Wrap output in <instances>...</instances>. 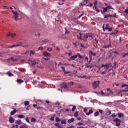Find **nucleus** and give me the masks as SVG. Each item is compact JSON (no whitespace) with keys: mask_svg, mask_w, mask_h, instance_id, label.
Masks as SVG:
<instances>
[{"mask_svg":"<svg viewBox=\"0 0 128 128\" xmlns=\"http://www.w3.org/2000/svg\"><path fill=\"white\" fill-rule=\"evenodd\" d=\"M110 66L111 68H116V62H114V66H112V64L111 63L106 64H102L101 68H103L102 69L103 72H101L102 74H106Z\"/></svg>","mask_w":128,"mask_h":128,"instance_id":"f257e3e1","label":"nucleus"},{"mask_svg":"<svg viewBox=\"0 0 128 128\" xmlns=\"http://www.w3.org/2000/svg\"><path fill=\"white\" fill-rule=\"evenodd\" d=\"M92 87L94 90L100 86V81H95L92 83Z\"/></svg>","mask_w":128,"mask_h":128,"instance_id":"f03ea898","label":"nucleus"},{"mask_svg":"<svg viewBox=\"0 0 128 128\" xmlns=\"http://www.w3.org/2000/svg\"><path fill=\"white\" fill-rule=\"evenodd\" d=\"M12 14H14V20H18V16H20V14H18V12H16L14 11V10H12Z\"/></svg>","mask_w":128,"mask_h":128,"instance_id":"7ed1b4c3","label":"nucleus"},{"mask_svg":"<svg viewBox=\"0 0 128 128\" xmlns=\"http://www.w3.org/2000/svg\"><path fill=\"white\" fill-rule=\"evenodd\" d=\"M89 54H90V58L89 62H92V56H96V53L93 52L92 51L90 50L89 51Z\"/></svg>","mask_w":128,"mask_h":128,"instance_id":"20e7f679","label":"nucleus"},{"mask_svg":"<svg viewBox=\"0 0 128 128\" xmlns=\"http://www.w3.org/2000/svg\"><path fill=\"white\" fill-rule=\"evenodd\" d=\"M36 66L37 68H40L41 70H42L44 68V66H42V64H40V62L39 61H38V62H37Z\"/></svg>","mask_w":128,"mask_h":128,"instance_id":"39448f33","label":"nucleus"},{"mask_svg":"<svg viewBox=\"0 0 128 128\" xmlns=\"http://www.w3.org/2000/svg\"><path fill=\"white\" fill-rule=\"evenodd\" d=\"M44 56H46V58H50V53L45 51L43 52L42 54Z\"/></svg>","mask_w":128,"mask_h":128,"instance_id":"423d86ee","label":"nucleus"},{"mask_svg":"<svg viewBox=\"0 0 128 128\" xmlns=\"http://www.w3.org/2000/svg\"><path fill=\"white\" fill-rule=\"evenodd\" d=\"M61 88H68V84L66 82H62L60 85Z\"/></svg>","mask_w":128,"mask_h":128,"instance_id":"0eeeda50","label":"nucleus"},{"mask_svg":"<svg viewBox=\"0 0 128 128\" xmlns=\"http://www.w3.org/2000/svg\"><path fill=\"white\" fill-rule=\"evenodd\" d=\"M90 62H88V64H86L85 66L87 68H94V65L92 64H90Z\"/></svg>","mask_w":128,"mask_h":128,"instance_id":"6e6552de","label":"nucleus"},{"mask_svg":"<svg viewBox=\"0 0 128 128\" xmlns=\"http://www.w3.org/2000/svg\"><path fill=\"white\" fill-rule=\"evenodd\" d=\"M78 38H79L80 40H82V36H84V34H82L80 32H78L76 34Z\"/></svg>","mask_w":128,"mask_h":128,"instance_id":"1a4fd4ad","label":"nucleus"},{"mask_svg":"<svg viewBox=\"0 0 128 128\" xmlns=\"http://www.w3.org/2000/svg\"><path fill=\"white\" fill-rule=\"evenodd\" d=\"M18 58H14L13 57L10 58L7 60L8 62H16L18 60Z\"/></svg>","mask_w":128,"mask_h":128,"instance_id":"9d476101","label":"nucleus"},{"mask_svg":"<svg viewBox=\"0 0 128 128\" xmlns=\"http://www.w3.org/2000/svg\"><path fill=\"white\" fill-rule=\"evenodd\" d=\"M38 62V60H31V64H32V66H36L37 62Z\"/></svg>","mask_w":128,"mask_h":128,"instance_id":"9b49d317","label":"nucleus"},{"mask_svg":"<svg viewBox=\"0 0 128 128\" xmlns=\"http://www.w3.org/2000/svg\"><path fill=\"white\" fill-rule=\"evenodd\" d=\"M78 58V56H72L70 59H69V60L70 61V60H76V58Z\"/></svg>","mask_w":128,"mask_h":128,"instance_id":"f8f14e48","label":"nucleus"},{"mask_svg":"<svg viewBox=\"0 0 128 128\" xmlns=\"http://www.w3.org/2000/svg\"><path fill=\"white\" fill-rule=\"evenodd\" d=\"M20 44H14L12 46H8V48H16V46H20Z\"/></svg>","mask_w":128,"mask_h":128,"instance_id":"ddd939ff","label":"nucleus"},{"mask_svg":"<svg viewBox=\"0 0 128 128\" xmlns=\"http://www.w3.org/2000/svg\"><path fill=\"white\" fill-rule=\"evenodd\" d=\"M9 122H10V124H13V122H14V118L12 116H10L9 118Z\"/></svg>","mask_w":128,"mask_h":128,"instance_id":"4468645a","label":"nucleus"},{"mask_svg":"<svg viewBox=\"0 0 128 128\" xmlns=\"http://www.w3.org/2000/svg\"><path fill=\"white\" fill-rule=\"evenodd\" d=\"M83 36H84V38H82V40H84L86 42V38H88V34H83Z\"/></svg>","mask_w":128,"mask_h":128,"instance_id":"2eb2a0df","label":"nucleus"},{"mask_svg":"<svg viewBox=\"0 0 128 128\" xmlns=\"http://www.w3.org/2000/svg\"><path fill=\"white\" fill-rule=\"evenodd\" d=\"M113 122H122V120L120 119H119L118 118H116L113 120Z\"/></svg>","mask_w":128,"mask_h":128,"instance_id":"dca6fc26","label":"nucleus"},{"mask_svg":"<svg viewBox=\"0 0 128 128\" xmlns=\"http://www.w3.org/2000/svg\"><path fill=\"white\" fill-rule=\"evenodd\" d=\"M74 122V118H70L68 120V124H72V122Z\"/></svg>","mask_w":128,"mask_h":128,"instance_id":"f3484780","label":"nucleus"},{"mask_svg":"<svg viewBox=\"0 0 128 128\" xmlns=\"http://www.w3.org/2000/svg\"><path fill=\"white\" fill-rule=\"evenodd\" d=\"M34 54H36V51L32 50H30V56H34Z\"/></svg>","mask_w":128,"mask_h":128,"instance_id":"a211bd4d","label":"nucleus"},{"mask_svg":"<svg viewBox=\"0 0 128 128\" xmlns=\"http://www.w3.org/2000/svg\"><path fill=\"white\" fill-rule=\"evenodd\" d=\"M54 126H58V128H64V127L62 125L58 123H56L54 124Z\"/></svg>","mask_w":128,"mask_h":128,"instance_id":"6ab92c4d","label":"nucleus"},{"mask_svg":"<svg viewBox=\"0 0 128 128\" xmlns=\"http://www.w3.org/2000/svg\"><path fill=\"white\" fill-rule=\"evenodd\" d=\"M107 92H110V93L108 94V96H110V94H112L113 92L112 91L110 88H106Z\"/></svg>","mask_w":128,"mask_h":128,"instance_id":"aec40b11","label":"nucleus"},{"mask_svg":"<svg viewBox=\"0 0 128 128\" xmlns=\"http://www.w3.org/2000/svg\"><path fill=\"white\" fill-rule=\"evenodd\" d=\"M92 112H94V110H90L88 112H86V116H90L91 114H92Z\"/></svg>","mask_w":128,"mask_h":128,"instance_id":"412c9836","label":"nucleus"},{"mask_svg":"<svg viewBox=\"0 0 128 128\" xmlns=\"http://www.w3.org/2000/svg\"><path fill=\"white\" fill-rule=\"evenodd\" d=\"M6 74H7V76H14V74H12V73L10 72H6Z\"/></svg>","mask_w":128,"mask_h":128,"instance_id":"4be33fe9","label":"nucleus"},{"mask_svg":"<svg viewBox=\"0 0 128 128\" xmlns=\"http://www.w3.org/2000/svg\"><path fill=\"white\" fill-rule=\"evenodd\" d=\"M118 117L119 118H124V114L122 113H121V112H118Z\"/></svg>","mask_w":128,"mask_h":128,"instance_id":"5701e85b","label":"nucleus"},{"mask_svg":"<svg viewBox=\"0 0 128 128\" xmlns=\"http://www.w3.org/2000/svg\"><path fill=\"white\" fill-rule=\"evenodd\" d=\"M16 110L14 109L13 110H12L10 112V115L11 116H14V114H16Z\"/></svg>","mask_w":128,"mask_h":128,"instance_id":"b1692460","label":"nucleus"},{"mask_svg":"<svg viewBox=\"0 0 128 128\" xmlns=\"http://www.w3.org/2000/svg\"><path fill=\"white\" fill-rule=\"evenodd\" d=\"M16 124H22V120H18L16 121Z\"/></svg>","mask_w":128,"mask_h":128,"instance_id":"393cba45","label":"nucleus"},{"mask_svg":"<svg viewBox=\"0 0 128 128\" xmlns=\"http://www.w3.org/2000/svg\"><path fill=\"white\" fill-rule=\"evenodd\" d=\"M61 124H66V119L62 120L61 121Z\"/></svg>","mask_w":128,"mask_h":128,"instance_id":"a878e982","label":"nucleus"},{"mask_svg":"<svg viewBox=\"0 0 128 128\" xmlns=\"http://www.w3.org/2000/svg\"><path fill=\"white\" fill-rule=\"evenodd\" d=\"M17 82H18V84H22V82H24V80L22 79H18Z\"/></svg>","mask_w":128,"mask_h":128,"instance_id":"bb28decb","label":"nucleus"},{"mask_svg":"<svg viewBox=\"0 0 128 128\" xmlns=\"http://www.w3.org/2000/svg\"><path fill=\"white\" fill-rule=\"evenodd\" d=\"M18 118H24V116L22 114H19L18 115Z\"/></svg>","mask_w":128,"mask_h":128,"instance_id":"cd10ccee","label":"nucleus"},{"mask_svg":"<svg viewBox=\"0 0 128 128\" xmlns=\"http://www.w3.org/2000/svg\"><path fill=\"white\" fill-rule=\"evenodd\" d=\"M36 120L34 118H31V122H36Z\"/></svg>","mask_w":128,"mask_h":128,"instance_id":"c85d7f7f","label":"nucleus"},{"mask_svg":"<svg viewBox=\"0 0 128 128\" xmlns=\"http://www.w3.org/2000/svg\"><path fill=\"white\" fill-rule=\"evenodd\" d=\"M56 50L57 52H60V47H58V46H56Z\"/></svg>","mask_w":128,"mask_h":128,"instance_id":"c756f323","label":"nucleus"},{"mask_svg":"<svg viewBox=\"0 0 128 128\" xmlns=\"http://www.w3.org/2000/svg\"><path fill=\"white\" fill-rule=\"evenodd\" d=\"M103 10H104L102 11V12H108V8H103Z\"/></svg>","mask_w":128,"mask_h":128,"instance_id":"7c9ffc66","label":"nucleus"},{"mask_svg":"<svg viewBox=\"0 0 128 128\" xmlns=\"http://www.w3.org/2000/svg\"><path fill=\"white\" fill-rule=\"evenodd\" d=\"M65 29V34H70V31L68 30L66 28H64Z\"/></svg>","mask_w":128,"mask_h":128,"instance_id":"2f4dec72","label":"nucleus"},{"mask_svg":"<svg viewBox=\"0 0 128 128\" xmlns=\"http://www.w3.org/2000/svg\"><path fill=\"white\" fill-rule=\"evenodd\" d=\"M24 106H28L30 104V102L28 101H25L24 102Z\"/></svg>","mask_w":128,"mask_h":128,"instance_id":"473e14b6","label":"nucleus"},{"mask_svg":"<svg viewBox=\"0 0 128 128\" xmlns=\"http://www.w3.org/2000/svg\"><path fill=\"white\" fill-rule=\"evenodd\" d=\"M104 18H110V14L104 15Z\"/></svg>","mask_w":128,"mask_h":128,"instance_id":"72a5a7b5","label":"nucleus"},{"mask_svg":"<svg viewBox=\"0 0 128 128\" xmlns=\"http://www.w3.org/2000/svg\"><path fill=\"white\" fill-rule=\"evenodd\" d=\"M16 36V34L11 33V36H11V38H14Z\"/></svg>","mask_w":128,"mask_h":128,"instance_id":"f704fd0d","label":"nucleus"},{"mask_svg":"<svg viewBox=\"0 0 128 128\" xmlns=\"http://www.w3.org/2000/svg\"><path fill=\"white\" fill-rule=\"evenodd\" d=\"M76 56H78V58H84V56H82V55H80V54H78Z\"/></svg>","mask_w":128,"mask_h":128,"instance_id":"c9c22d12","label":"nucleus"},{"mask_svg":"<svg viewBox=\"0 0 128 128\" xmlns=\"http://www.w3.org/2000/svg\"><path fill=\"white\" fill-rule=\"evenodd\" d=\"M48 42V40H42V44H46V42Z\"/></svg>","mask_w":128,"mask_h":128,"instance_id":"e433bc0d","label":"nucleus"},{"mask_svg":"<svg viewBox=\"0 0 128 128\" xmlns=\"http://www.w3.org/2000/svg\"><path fill=\"white\" fill-rule=\"evenodd\" d=\"M54 116H56V115H54V116H52L50 118V120H52V122H54Z\"/></svg>","mask_w":128,"mask_h":128,"instance_id":"4c0bfd02","label":"nucleus"},{"mask_svg":"<svg viewBox=\"0 0 128 128\" xmlns=\"http://www.w3.org/2000/svg\"><path fill=\"white\" fill-rule=\"evenodd\" d=\"M110 26L109 24H106V26L105 27V30H108V28H110V26Z\"/></svg>","mask_w":128,"mask_h":128,"instance_id":"58836bf2","label":"nucleus"},{"mask_svg":"<svg viewBox=\"0 0 128 128\" xmlns=\"http://www.w3.org/2000/svg\"><path fill=\"white\" fill-rule=\"evenodd\" d=\"M122 88L126 86V88H128V85L126 84H122Z\"/></svg>","mask_w":128,"mask_h":128,"instance_id":"ea45409f","label":"nucleus"},{"mask_svg":"<svg viewBox=\"0 0 128 128\" xmlns=\"http://www.w3.org/2000/svg\"><path fill=\"white\" fill-rule=\"evenodd\" d=\"M56 122H60V118H58V117H56Z\"/></svg>","mask_w":128,"mask_h":128,"instance_id":"a19ab883","label":"nucleus"},{"mask_svg":"<svg viewBox=\"0 0 128 128\" xmlns=\"http://www.w3.org/2000/svg\"><path fill=\"white\" fill-rule=\"evenodd\" d=\"M116 14L114 13V14L112 15H110V18H116Z\"/></svg>","mask_w":128,"mask_h":128,"instance_id":"79ce46f5","label":"nucleus"},{"mask_svg":"<svg viewBox=\"0 0 128 128\" xmlns=\"http://www.w3.org/2000/svg\"><path fill=\"white\" fill-rule=\"evenodd\" d=\"M78 116V112H76L74 114V116H75V118H76Z\"/></svg>","mask_w":128,"mask_h":128,"instance_id":"37998d69","label":"nucleus"},{"mask_svg":"<svg viewBox=\"0 0 128 128\" xmlns=\"http://www.w3.org/2000/svg\"><path fill=\"white\" fill-rule=\"evenodd\" d=\"M44 48L42 47V46H40V47L38 48V50H44Z\"/></svg>","mask_w":128,"mask_h":128,"instance_id":"c03bdc74","label":"nucleus"},{"mask_svg":"<svg viewBox=\"0 0 128 128\" xmlns=\"http://www.w3.org/2000/svg\"><path fill=\"white\" fill-rule=\"evenodd\" d=\"M47 50H48V52H52V48H48Z\"/></svg>","mask_w":128,"mask_h":128,"instance_id":"a18cd8bd","label":"nucleus"},{"mask_svg":"<svg viewBox=\"0 0 128 128\" xmlns=\"http://www.w3.org/2000/svg\"><path fill=\"white\" fill-rule=\"evenodd\" d=\"M94 116H98V112H96L94 114Z\"/></svg>","mask_w":128,"mask_h":128,"instance_id":"49530a36","label":"nucleus"},{"mask_svg":"<svg viewBox=\"0 0 128 128\" xmlns=\"http://www.w3.org/2000/svg\"><path fill=\"white\" fill-rule=\"evenodd\" d=\"M112 118H116V114H113L111 115Z\"/></svg>","mask_w":128,"mask_h":128,"instance_id":"de8ad7c7","label":"nucleus"},{"mask_svg":"<svg viewBox=\"0 0 128 128\" xmlns=\"http://www.w3.org/2000/svg\"><path fill=\"white\" fill-rule=\"evenodd\" d=\"M108 32H112V28H111L110 26H109V28H108Z\"/></svg>","mask_w":128,"mask_h":128,"instance_id":"09e8293b","label":"nucleus"},{"mask_svg":"<svg viewBox=\"0 0 128 128\" xmlns=\"http://www.w3.org/2000/svg\"><path fill=\"white\" fill-rule=\"evenodd\" d=\"M108 10H112V8L110 6H108L107 7Z\"/></svg>","mask_w":128,"mask_h":128,"instance_id":"8fccbe9b","label":"nucleus"},{"mask_svg":"<svg viewBox=\"0 0 128 128\" xmlns=\"http://www.w3.org/2000/svg\"><path fill=\"white\" fill-rule=\"evenodd\" d=\"M124 12H126V14H128V8H126V9H125Z\"/></svg>","mask_w":128,"mask_h":128,"instance_id":"3c124183","label":"nucleus"},{"mask_svg":"<svg viewBox=\"0 0 128 128\" xmlns=\"http://www.w3.org/2000/svg\"><path fill=\"white\" fill-rule=\"evenodd\" d=\"M110 44H108L107 46H104V48H110Z\"/></svg>","mask_w":128,"mask_h":128,"instance_id":"603ef678","label":"nucleus"},{"mask_svg":"<svg viewBox=\"0 0 128 128\" xmlns=\"http://www.w3.org/2000/svg\"><path fill=\"white\" fill-rule=\"evenodd\" d=\"M120 126V122H117L116 124V126Z\"/></svg>","mask_w":128,"mask_h":128,"instance_id":"864d4df0","label":"nucleus"},{"mask_svg":"<svg viewBox=\"0 0 128 128\" xmlns=\"http://www.w3.org/2000/svg\"><path fill=\"white\" fill-rule=\"evenodd\" d=\"M62 38H66V36L64 34H62Z\"/></svg>","mask_w":128,"mask_h":128,"instance_id":"5fc2aeb1","label":"nucleus"},{"mask_svg":"<svg viewBox=\"0 0 128 128\" xmlns=\"http://www.w3.org/2000/svg\"><path fill=\"white\" fill-rule=\"evenodd\" d=\"M12 36V33L10 32H8V34H7V36Z\"/></svg>","mask_w":128,"mask_h":128,"instance_id":"6e6d98bb","label":"nucleus"},{"mask_svg":"<svg viewBox=\"0 0 128 128\" xmlns=\"http://www.w3.org/2000/svg\"><path fill=\"white\" fill-rule=\"evenodd\" d=\"M26 120L27 122H30V120H28V118H26Z\"/></svg>","mask_w":128,"mask_h":128,"instance_id":"4d7b16f0","label":"nucleus"},{"mask_svg":"<svg viewBox=\"0 0 128 128\" xmlns=\"http://www.w3.org/2000/svg\"><path fill=\"white\" fill-rule=\"evenodd\" d=\"M75 110H76V106H73V108L72 109V111L74 112Z\"/></svg>","mask_w":128,"mask_h":128,"instance_id":"13d9d810","label":"nucleus"},{"mask_svg":"<svg viewBox=\"0 0 128 128\" xmlns=\"http://www.w3.org/2000/svg\"><path fill=\"white\" fill-rule=\"evenodd\" d=\"M112 114V112L110 110L108 111V114H106L107 116H110Z\"/></svg>","mask_w":128,"mask_h":128,"instance_id":"bf43d9fd","label":"nucleus"},{"mask_svg":"<svg viewBox=\"0 0 128 128\" xmlns=\"http://www.w3.org/2000/svg\"><path fill=\"white\" fill-rule=\"evenodd\" d=\"M73 44H74V46L76 48V46H78V44H76V42H73Z\"/></svg>","mask_w":128,"mask_h":128,"instance_id":"052dcab7","label":"nucleus"},{"mask_svg":"<svg viewBox=\"0 0 128 128\" xmlns=\"http://www.w3.org/2000/svg\"><path fill=\"white\" fill-rule=\"evenodd\" d=\"M84 12H82L81 14H80L78 16L79 18H82V16H84Z\"/></svg>","mask_w":128,"mask_h":128,"instance_id":"680f3d73","label":"nucleus"},{"mask_svg":"<svg viewBox=\"0 0 128 128\" xmlns=\"http://www.w3.org/2000/svg\"><path fill=\"white\" fill-rule=\"evenodd\" d=\"M82 124H84L83 123H82V122H78V126H82Z\"/></svg>","mask_w":128,"mask_h":128,"instance_id":"e2e57ef3","label":"nucleus"},{"mask_svg":"<svg viewBox=\"0 0 128 128\" xmlns=\"http://www.w3.org/2000/svg\"><path fill=\"white\" fill-rule=\"evenodd\" d=\"M84 2L86 4L88 2V0H84Z\"/></svg>","mask_w":128,"mask_h":128,"instance_id":"0e129e2a","label":"nucleus"},{"mask_svg":"<svg viewBox=\"0 0 128 128\" xmlns=\"http://www.w3.org/2000/svg\"><path fill=\"white\" fill-rule=\"evenodd\" d=\"M24 54H30V52H28V51H26V52H24Z\"/></svg>","mask_w":128,"mask_h":128,"instance_id":"69168bd1","label":"nucleus"},{"mask_svg":"<svg viewBox=\"0 0 128 128\" xmlns=\"http://www.w3.org/2000/svg\"><path fill=\"white\" fill-rule=\"evenodd\" d=\"M74 128V126L72 125L71 126H69V127H68L67 128Z\"/></svg>","mask_w":128,"mask_h":128,"instance_id":"338daca9","label":"nucleus"},{"mask_svg":"<svg viewBox=\"0 0 128 128\" xmlns=\"http://www.w3.org/2000/svg\"><path fill=\"white\" fill-rule=\"evenodd\" d=\"M86 3H82L81 4V6H86Z\"/></svg>","mask_w":128,"mask_h":128,"instance_id":"774afa93","label":"nucleus"}]
</instances>
